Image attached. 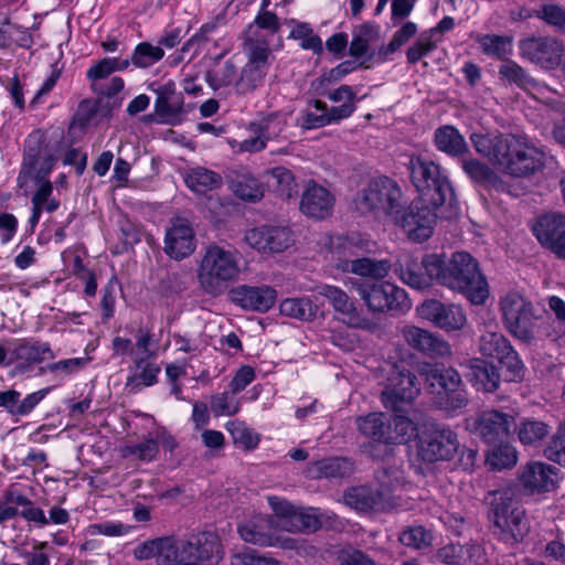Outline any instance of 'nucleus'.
Returning <instances> with one entry per match:
<instances>
[{
	"label": "nucleus",
	"mask_w": 565,
	"mask_h": 565,
	"mask_svg": "<svg viewBox=\"0 0 565 565\" xmlns=\"http://www.w3.org/2000/svg\"><path fill=\"white\" fill-rule=\"evenodd\" d=\"M461 168L473 182L491 186L495 190L503 189V180L487 163L476 158H466L465 156L461 158Z\"/></svg>",
	"instance_id": "37"
},
{
	"label": "nucleus",
	"mask_w": 565,
	"mask_h": 565,
	"mask_svg": "<svg viewBox=\"0 0 565 565\" xmlns=\"http://www.w3.org/2000/svg\"><path fill=\"white\" fill-rule=\"evenodd\" d=\"M317 292L329 301L348 326L354 328L365 326V320L356 311L353 300L341 288L332 285H321L317 287Z\"/></svg>",
	"instance_id": "26"
},
{
	"label": "nucleus",
	"mask_w": 565,
	"mask_h": 565,
	"mask_svg": "<svg viewBox=\"0 0 565 565\" xmlns=\"http://www.w3.org/2000/svg\"><path fill=\"white\" fill-rule=\"evenodd\" d=\"M353 471L352 462L347 458L335 457L312 463L309 475L312 478H344Z\"/></svg>",
	"instance_id": "44"
},
{
	"label": "nucleus",
	"mask_w": 565,
	"mask_h": 565,
	"mask_svg": "<svg viewBox=\"0 0 565 565\" xmlns=\"http://www.w3.org/2000/svg\"><path fill=\"white\" fill-rule=\"evenodd\" d=\"M470 141L480 156L502 172L516 178L531 177L552 160L543 148L515 135L472 134Z\"/></svg>",
	"instance_id": "1"
},
{
	"label": "nucleus",
	"mask_w": 565,
	"mask_h": 565,
	"mask_svg": "<svg viewBox=\"0 0 565 565\" xmlns=\"http://www.w3.org/2000/svg\"><path fill=\"white\" fill-rule=\"evenodd\" d=\"M196 565H216L223 558L218 536L213 532H201L190 537Z\"/></svg>",
	"instance_id": "31"
},
{
	"label": "nucleus",
	"mask_w": 565,
	"mask_h": 565,
	"mask_svg": "<svg viewBox=\"0 0 565 565\" xmlns=\"http://www.w3.org/2000/svg\"><path fill=\"white\" fill-rule=\"evenodd\" d=\"M192 544L189 540H177L171 536L163 537V553L160 561L163 565H196L192 554Z\"/></svg>",
	"instance_id": "36"
},
{
	"label": "nucleus",
	"mask_w": 565,
	"mask_h": 565,
	"mask_svg": "<svg viewBox=\"0 0 565 565\" xmlns=\"http://www.w3.org/2000/svg\"><path fill=\"white\" fill-rule=\"evenodd\" d=\"M244 53L247 62L235 81V93L241 96L250 94L263 86L274 58L270 49H266L257 40L244 43Z\"/></svg>",
	"instance_id": "9"
},
{
	"label": "nucleus",
	"mask_w": 565,
	"mask_h": 565,
	"mask_svg": "<svg viewBox=\"0 0 565 565\" xmlns=\"http://www.w3.org/2000/svg\"><path fill=\"white\" fill-rule=\"evenodd\" d=\"M334 198L328 189L315 182L308 184L302 193L300 210L309 217L323 220L332 213Z\"/></svg>",
	"instance_id": "25"
},
{
	"label": "nucleus",
	"mask_w": 565,
	"mask_h": 565,
	"mask_svg": "<svg viewBox=\"0 0 565 565\" xmlns=\"http://www.w3.org/2000/svg\"><path fill=\"white\" fill-rule=\"evenodd\" d=\"M510 347H512L510 341L499 331L494 320L483 323L479 339V351L482 355L498 360L507 350H510Z\"/></svg>",
	"instance_id": "34"
},
{
	"label": "nucleus",
	"mask_w": 565,
	"mask_h": 565,
	"mask_svg": "<svg viewBox=\"0 0 565 565\" xmlns=\"http://www.w3.org/2000/svg\"><path fill=\"white\" fill-rule=\"evenodd\" d=\"M482 52L486 55L505 60L512 53V40L508 36L484 34L477 38Z\"/></svg>",
	"instance_id": "48"
},
{
	"label": "nucleus",
	"mask_w": 565,
	"mask_h": 565,
	"mask_svg": "<svg viewBox=\"0 0 565 565\" xmlns=\"http://www.w3.org/2000/svg\"><path fill=\"white\" fill-rule=\"evenodd\" d=\"M330 125L327 118V104L322 100L310 102L303 113L300 126L303 129H317Z\"/></svg>",
	"instance_id": "54"
},
{
	"label": "nucleus",
	"mask_w": 565,
	"mask_h": 565,
	"mask_svg": "<svg viewBox=\"0 0 565 565\" xmlns=\"http://www.w3.org/2000/svg\"><path fill=\"white\" fill-rule=\"evenodd\" d=\"M277 292L273 287L242 285L231 291L232 301L245 310L266 312L275 303Z\"/></svg>",
	"instance_id": "23"
},
{
	"label": "nucleus",
	"mask_w": 565,
	"mask_h": 565,
	"mask_svg": "<svg viewBox=\"0 0 565 565\" xmlns=\"http://www.w3.org/2000/svg\"><path fill=\"white\" fill-rule=\"evenodd\" d=\"M234 193L245 201H258L264 195L263 184L254 177L245 174L239 177L233 184Z\"/></svg>",
	"instance_id": "57"
},
{
	"label": "nucleus",
	"mask_w": 565,
	"mask_h": 565,
	"mask_svg": "<svg viewBox=\"0 0 565 565\" xmlns=\"http://www.w3.org/2000/svg\"><path fill=\"white\" fill-rule=\"evenodd\" d=\"M321 526L312 509H295L290 519L282 525L288 532L317 531Z\"/></svg>",
	"instance_id": "50"
},
{
	"label": "nucleus",
	"mask_w": 565,
	"mask_h": 565,
	"mask_svg": "<svg viewBox=\"0 0 565 565\" xmlns=\"http://www.w3.org/2000/svg\"><path fill=\"white\" fill-rule=\"evenodd\" d=\"M521 56L544 68H554L561 63L563 46L554 38H529L520 41Z\"/></svg>",
	"instance_id": "18"
},
{
	"label": "nucleus",
	"mask_w": 565,
	"mask_h": 565,
	"mask_svg": "<svg viewBox=\"0 0 565 565\" xmlns=\"http://www.w3.org/2000/svg\"><path fill=\"white\" fill-rule=\"evenodd\" d=\"M418 315L447 332L459 331L467 323L463 309L456 303H445L437 299L425 300L418 308Z\"/></svg>",
	"instance_id": "17"
},
{
	"label": "nucleus",
	"mask_w": 565,
	"mask_h": 565,
	"mask_svg": "<svg viewBox=\"0 0 565 565\" xmlns=\"http://www.w3.org/2000/svg\"><path fill=\"white\" fill-rule=\"evenodd\" d=\"M51 388L45 387L28 394L21 398V393L15 390L0 392V407L4 408L13 417L29 415L50 393Z\"/></svg>",
	"instance_id": "29"
},
{
	"label": "nucleus",
	"mask_w": 565,
	"mask_h": 565,
	"mask_svg": "<svg viewBox=\"0 0 565 565\" xmlns=\"http://www.w3.org/2000/svg\"><path fill=\"white\" fill-rule=\"evenodd\" d=\"M499 78L508 85H515L519 88L532 92L539 86L536 79H534L522 66L516 62L505 58L499 65L498 70Z\"/></svg>",
	"instance_id": "40"
},
{
	"label": "nucleus",
	"mask_w": 565,
	"mask_h": 565,
	"mask_svg": "<svg viewBox=\"0 0 565 565\" xmlns=\"http://www.w3.org/2000/svg\"><path fill=\"white\" fill-rule=\"evenodd\" d=\"M231 565H284L276 558L259 554L255 550L246 548L231 557Z\"/></svg>",
	"instance_id": "63"
},
{
	"label": "nucleus",
	"mask_w": 565,
	"mask_h": 565,
	"mask_svg": "<svg viewBox=\"0 0 565 565\" xmlns=\"http://www.w3.org/2000/svg\"><path fill=\"white\" fill-rule=\"evenodd\" d=\"M499 310L505 329L525 344L535 342L539 317L533 303L519 291H508L500 297Z\"/></svg>",
	"instance_id": "4"
},
{
	"label": "nucleus",
	"mask_w": 565,
	"mask_h": 565,
	"mask_svg": "<svg viewBox=\"0 0 565 565\" xmlns=\"http://www.w3.org/2000/svg\"><path fill=\"white\" fill-rule=\"evenodd\" d=\"M122 452L125 457L132 456L141 461L150 462L159 454L158 440L152 436H148L138 444L126 446Z\"/></svg>",
	"instance_id": "59"
},
{
	"label": "nucleus",
	"mask_w": 565,
	"mask_h": 565,
	"mask_svg": "<svg viewBox=\"0 0 565 565\" xmlns=\"http://www.w3.org/2000/svg\"><path fill=\"white\" fill-rule=\"evenodd\" d=\"M423 266L429 277L465 295L472 305H483L489 297L486 277L477 260L466 252L454 253L448 260L443 255L429 254L423 257Z\"/></svg>",
	"instance_id": "2"
},
{
	"label": "nucleus",
	"mask_w": 565,
	"mask_h": 565,
	"mask_svg": "<svg viewBox=\"0 0 565 565\" xmlns=\"http://www.w3.org/2000/svg\"><path fill=\"white\" fill-rule=\"evenodd\" d=\"M402 192L395 181L390 178L372 180L359 194L355 204L362 213L386 215L393 220L401 214Z\"/></svg>",
	"instance_id": "7"
},
{
	"label": "nucleus",
	"mask_w": 565,
	"mask_h": 565,
	"mask_svg": "<svg viewBox=\"0 0 565 565\" xmlns=\"http://www.w3.org/2000/svg\"><path fill=\"white\" fill-rule=\"evenodd\" d=\"M557 473L553 467L532 461L520 469L519 482L527 493L548 492L555 488Z\"/></svg>",
	"instance_id": "22"
},
{
	"label": "nucleus",
	"mask_w": 565,
	"mask_h": 565,
	"mask_svg": "<svg viewBox=\"0 0 565 565\" xmlns=\"http://www.w3.org/2000/svg\"><path fill=\"white\" fill-rule=\"evenodd\" d=\"M241 274V253L233 247L211 243L198 266V280L202 290L212 296L222 294Z\"/></svg>",
	"instance_id": "3"
},
{
	"label": "nucleus",
	"mask_w": 565,
	"mask_h": 565,
	"mask_svg": "<svg viewBox=\"0 0 565 565\" xmlns=\"http://www.w3.org/2000/svg\"><path fill=\"white\" fill-rule=\"evenodd\" d=\"M195 247V234L189 221L174 218L166 232L164 253L172 259L182 260L192 255Z\"/></svg>",
	"instance_id": "20"
},
{
	"label": "nucleus",
	"mask_w": 565,
	"mask_h": 565,
	"mask_svg": "<svg viewBox=\"0 0 565 565\" xmlns=\"http://www.w3.org/2000/svg\"><path fill=\"white\" fill-rule=\"evenodd\" d=\"M460 444L456 433L448 427H437L420 438L418 456L427 462L450 460L459 451Z\"/></svg>",
	"instance_id": "16"
},
{
	"label": "nucleus",
	"mask_w": 565,
	"mask_h": 565,
	"mask_svg": "<svg viewBox=\"0 0 565 565\" xmlns=\"http://www.w3.org/2000/svg\"><path fill=\"white\" fill-rule=\"evenodd\" d=\"M411 180L423 202L433 206H441L452 200V188L440 167L424 157H412L407 163Z\"/></svg>",
	"instance_id": "5"
},
{
	"label": "nucleus",
	"mask_w": 565,
	"mask_h": 565,
	"mask_svg": "<svg viewBox=\"0 0 565 565\" xmlns=\"http://www.w3.org/2000/svg\"><path fill=\"white\" fill-rule=\"evenodd\" d=\"M418 394L416 375L405 365H393L382 392L384 406L393 412H404V406L411 404Z\"/></svg>",
	"instance_id": "11"
},
{
	"label": "nucleus",
	"mask_w": 565,
	"mask_h": 565,
	"mask_svg": "<svg viewBox=\"0 0 565 565\" xmlns=\"http://www.w3.org/2000/svg\"><path fill=\"white\" fill-rule=\"evenodd\" d=\"M54 354L46 342L24 341L9 353V363H15L19 373L29 371L34 364L53 359Z\"/></svg>",
	"instance_id": "27"
},
{
	"label": "nucleus",
	"mask_w": 565,
	"mask_h": 565,
	"mask_svg": "<svg viewBox=\"0 0 565 565\" xmlns=\"http://www.w3.org/2000/svg\"><path fill=\"white\" fill-rule=\"evenodd\" d=\"M466 377L484 392H493L499 387L500 374L497 367L481 359H472L467 364Z\"/></svg>",
	"instance_id": "33"
},
{
	"label": "nucleus",
	"mask_w": 565,
	"mask_h": 565,
	"mask_svg": "<svg viewBox=\"0 0 565 565\" xmlns=\"http://www.w3.org/2000/svg\"><path fill=\"white\" fill-rule=\"evenodd\" d=\"M396 414L390 418V428L386 437L387 444H403L407 441L414 435V424L413 422L405 415L398 414L399 412H395Z\"/></svg>",
	"instance_id": "51"
},
{
	"label": "nucleus",
	"mask_w": 565,
	"mask_h": 565,
	"mask_svg": "<svg viewBox=\"0 0 565 565\" xmlns=\"http://www.w3.org/2000/svg\"><path fill=\"white\" fill-rule=\"evenodd\" d=\"M226 429L231 434L235 444L245 449H254L259 443L257 434L250 430L244 423L231 420L226 424Z\"/></svg>",
	"instance_id": "61"
},
{
	"label": "nucleus",
	"mask_w": 565,
	"mask_h": 565,
	"mask_svg": "<svg viewBox=\"0 0 565 565\" xmlns=\"http://www.w3.org/2000/svg\"><path fill=\"white\" fill-rule=\"evenodd\" d=\"M433 533L423 525H412L399 534V542L414 550H423L431 545Z\"/></svg>",
	"instance_id": "55"
},
{
	"label": "nucleus",
	"mask_w": 565,
	"mask_h": 565,
	"mask_svg": "<svg viewBox=\"0 0 565 565\" xmlns=\"http://www.w3.org/2000/svg\"><path fill=\"white\" fill-rule=\"evenodd\" d=\"M211 411L214 416H233L239 412L241 403L236 394L222 392L211 396Z\"/></svg>",
	"instance_id": "56"
},
{
	"label": "nucleus",
	"mask_w": 565,
	"mask_h": 565,
	"mask_svg": "<svg viewBox=\"0 0 565 565\" xmlns=\"http://www.w3.org/2000/svg\"><path fill=\"white\" fill-rule=\"evenodd\" d=\"M518 461L516 450L509 444L493 446L487 454V465L494 470L513 467Z\"/></svg>",
	"instance_id": "49"
},
{
	"label": "nucleus",
	"mask_w": 565,
	"mask_h": 565,
	"mask_svg": "<svg viewBox=\"0 0 565 565\" xmlns=\"http://www.w3.org/2000/svg\"><path fill=\"white\" fill-rule=\"evenodd\" d=\"M237 68L232 61H226L223 65L206 73L205 79L209 85L214 89H220L233 85L237 79Z\"/></svg>",
	"instance_id": "52"
},
{
	"label": "nucleus",
	"mask_w": 565,
	"mask_h": 565,
	"mask_svg": "<svg viewBox=\"0 0 565 565\" xmlns=\"http://www.w3.org/2000/svg\"><path fill=\"white\" fill-rule=\"evenodd\" d=\"M160 366L154 362L134 363L129 367L130 374L125 383V391L128 394H137L143 387L152 386L158 381Z\"/></svg>",
	"instance_id": "35"
},
{
	"label": "nucleus",
	"mask_w": 565,
	"mask_h": 565,
	"mask_svg": "<svg viewBox=\"0 0 565 565\" xmlns=\"http://www.w3.org/2000/svg\"><path fill=\"white\" fill-rule=\"evenodd\" d=\"M537 241L558 258L565 259V215L551 213L541 216L533 227Z\"/></svg>",
	"instance_id": "19"
},
{
	"label": "nucleus",
	"mask_w": 565,
	"mask_h": 565,
	"mask_svg": "<svg viewBox=\"0 0 565 565\" xmlns=\"http://www.w3.org/2000/svg\"><path fill=\"white\" fill-rule=\"evenodd\" d=\"M154 102L156 114L162 122L174 124L183 109V98L175 92L174 84L168 83L159 86L156 90Z\"/></svg>",
	"instance_id": "30"
},
{
	"label": "nucleus",
	"mask_w": 565,
	"mask_h": 565,
	"mask_svg": "<svg viewBox=\"0 0 565 565\" xmlns=\"http://www.w3.org/2000/svg\"><path fill=\"white\" fill-rule=\"evenodd\" d=\"M359 431L374 441L387 444L390 418L384 413H371L356 419Z\"/></svg>",
	"instance_id": "42"
},
{
	"label": "nucleus",
	"mask_w": 565,
	"mask_h": 565,
	"mask_svg": "<svg viewBox=\"0 0 565 565\" xmlns=\"http://www.w3.org/2000/svg\"><path fill=\"white\" fill-rule=\"evenodd\" d=\"M275 522L269 516H255L238 525V533L243 541L260 546H281L291 548L289 541L280 543L275 533Z\"/></svg>",
	"instance_id": "21"
},
{
	"label": "nucleus",
	"mask_w": 565,
	"mask_h": 565,
	"mask_svg": "<svg viewBox=\"0 0 565 565\" xmlns=\"http://www.w3.org/2000/svg\"><path fill=\"white\" fill-rule=\"evenodd\" d=\"M395 271L399 278L414 289H425L429 287L430 280H435V278L428 276L426 270L425 274L422 273V267L424 268L423 260L418 263L416 258L409 255L399 259Z\"/></svg>",
	"instance_id": "39"
},
{
	"label": "nucleus",
	"mask_w": 565,
	"mask_h": 565,
	"mask_svg": "<svg viewBox=\"0 0 565 565\" xmlns=\"http://www.w3.org/2000/svg\"><path fill=\"white\" fill-rule=\"evenodd\" d=\"M422 373L430 386L438 385L444 390V392H454L461 388V376L452 367L426 365L423 367Z\"/></svg>",
	"instance_id": "43"
},
{
	"label": "nucleus",
	"mask_w": 565,
	"mask_h": 565,
	"mask_svg": "<svg viewBox=\"0 0 565 565\" xmlns=\"http://www.w3.org/2000/svg\"><path fill=\"white\" fill-rule=\"evenodd\" d=\"M281 315L309 321L316 317L317 306L309 298H287L279 305Z\"/></svg>",
	"instance_id": "47"
},
{
	"label": "nucleus",
	"mask_w": 565,
	"mask_h": 565,
	"mask_svg": "<svg viewBox=\"0 0 565 565\" xmlns=\"http://www.w3.org/2000/svg\"><path fill=\"white\" fill-rule=\"evenodd\" d=\"M513 425L514 418L511 415L492 409L482 413L476 431L486 443L493 444L508 437Z\"/></svg>",
	"instance_id": "28"
},
{
	"label": "nucleus",
	"mask_w": 565,
	"mask_h": 565,
	"mask_svg": "<svg viewBox=\"0 0 565 565\" xmlns=\"http://www.w3.org/2000/svg\"><path fill=\"white\" fill-rule=\"evenodd\" d=\"M280 28V20L276 13L269 10L258 11L254 21L247 26L245 43L257 40L259 44L270 49L269 36L278 33Z\"/></svg>",
	"instance_id": "32"
},
{
	"label": "nucleus",
	"mask_w": 565,
	"mask_h": 565,
	"mask_svg": "<svg viewBox=\"0 0 565 565\" xmlns=\"http://www.w3.org/2000/svg\"><path fill=\"white\" fill-rule=\"evenodd\" d=\"M164 55L160 45H152L148 42L139 43L131 55V63L136 67L147 68L159 62Z\"/></svg>",
	"instance_id": "53"
},
{
	"label": "nucleus",
	"mask_w": 565,
	"mask_h": 565,
	"mask_svg": "<svg viewBox=\"0 0 565 565\" xmlns=\"http://www.w3.org/2000/svg\"><path fill=\"white\" fill-rule=\"evenodd\" d=\"M356 290L371 311L405 310L411 306L406 291L391 282H361Z\"/></svg>",
	"instance_id": "12"
},
{
	"label": "nucleus",
	"mask_w": 565,
	"mask_h": 565,
	"mask_svg": "<svg viewBox=\"0 0 565 565\" xmlns=\"http://www.w3.org/2000/svg\"><path fill=\"white\" fill-rule=\"evenodd\" d=\"M401 333L408 345L429 356H446L451 352L446 340L428 330L415 326H405Z\"/></svg>",
	"instance_id": "24"
},
{
	"label": "nucleus",
	"mask_w": 565,
	"mask_h": 565,
	"mask_svg": "<svg viewBox=\"0 0 565 565\" xmlns=\"http://www.w3.org/2000/svg\"><path fill=\"white\" fill-rule=\"evenodd\" d=\"M56 158L39 132L28 137L24 145L22 167L18 182L22 186L28 180L43 181L51 173Z\"/></svg>",
	"instance_id": "10"
},
{
	"label": "nucleus",
	"mask_w": 565,
	"mask_h": 565,
	"mask_svg": "<svg viewBox=\"0 0 565 565\" xmlns=\"http://www.w3.org/2000/svg\"><path fill=\"white\" fill-rule=\"evenodd\" d=\"M435 143L438 150L455 158L467 156L469 147L463 136L452 126H444L435 131Z\"/></svg>",
	"instance_id": "38"
},
{
	"label": "nucleus",
	"mask_w": 565,
	"mask_h": 565,
	"mask_svg": "<svg viewBox=\"0 0 565 565\" xmlns=\"http://www.w3.org/2000/svg\"><path fill=\"white\" fill-rule=\"evenodd\" d=\"M152 337L148 331L139 330L136 334V342L130 350V356L134 363L150 362L156 355L151 347Z\"/></svg>",
	"instance_id": "62"
},
{
	"label": "nucleus",
	"mask_w": 565,
	"mask_h": 565,
	"mask_svg": "<svg viewBox=\"0 0 565 565\" xmlns=\"http://www.w3.org/2000/svg\"><path fill=\"white\" fill-rule=\"evenodd\" d=\"M375 479L379 484L375 492L365 488L354 489L347 494V502L361 511L382 509L384 501L403 487L404 472L397 466L383 467L375 472Z\"/></svg>",
	"instance_id": "8"
},
{
	"label": "nucleus",
	"mask_w": 565,
	"mask_h": 565,
	"mask_svg": "<svg viewBox=\"0 0 565 565\" xmlns=\"http://www.w3.org/2000/svg\"><path fill=\"white\" fill-rule=\"evenodd\" d=\"M246 244L263 254L282 253L295 244V234L288 226L264 225L246 231Z\"/></svg>",
	"instance_id": "15"
},
{
	"label": "nucleus",
	"mask_w": 565,
	"mask_h": 565,
	"mask_svg": "<svg viewBox=\"0 0 565 565\" xmlns=\"http://www.w3.org/2000/svg\"><path fill=\"white\" fill-rule=\"evenodd\" d=\"M439 409L444 411L448 416H458L468 405L467 393L458 388L454 392H445L436 402Z\"/></svg>",
	"instance_id": "58"
},
{
	"label": "nucleus",
	"mask_w": 565,
	"mask_h": 565,
	"mask_svg": "<svg viewBox=\"0 0 565 565\" xmlns=\"http://www.w3.org/2000/svg\"><path fill=\"white\" fill-rule=\"evenodd\" d=\"M276 119V117L266 118L255 130V137L247 138L239 143V150L247 152H257L263 150L266 147V141L273 137H277L285 126V122Z\"/></svg>",
	"instance_id": "41"
},
{
	"label": "nucleus",
	"mask_w": 565,
	"mask_h": 565,
	"mask_svg": "<svg viewBox=\"0 0 565 565\" xmlns=\"http://www.w3.org/2000/svg\"><path fill=\"white\" fill-rule=\"evenodd\" d=\"M545 457L559 465H565V425H561L544 449Z\"/></svg>",
	"instance_id": "64"
},
{
	"label": "nucleus",
	"mask_w": 565,
	"mask_h": 565,
	"mask_svg": "<svg viewBox=\"0 0 565 565\" xmlns=\"http://www.w3.org/2000/svg\"><path fill=\"white\" fill-rule=\"evenodd\" d=\"M438 207L418 198L402 215H396L394 222L404 230L409 239L422 243L433 234L437 218L435 211Z\"/></svg>",
	"instance_id": "13"
},
{
	"label": "nucleus",
	"mask_w": 565,
	"mask_h": 565,
	"mask_svg": "<svg viewBox=\"0 0 565 565\" xmlns=\"http://www.w3.org/2000/svg\"><path fill=\"white\" fill-rule=\"evenodd\" d=\"M353 245L343 239L333 250L334 267L342 273H352L362 277L382 279L391 270V263L387 259H375L370 257L351 258Z\"/></svg>",
	"instance_id": "14"
},
{
	"label": "nucleus",
	"mask_w": 565,
	"mask_h": 565,
	"mask_svg": "<svg viewBox=\"0 0 565 565\" xmlns=\"http://www.w3.org/2000/svg\"><path fill=\"white\" fill-rule=\"evenodd\" d=\"M548 434V426L539 420H525L520 424L518 436L523 445H536Z\"/></svg>",
	"instance_id": "60"
},
{
	"label": "nucleus",
	"mask_w": 565,
	"mask_h": 565,
	"mask_svg": "<svg viewBox=\"0 0 565 565\" xmlns=\"http://www.w3.org/2000/svg\"><path fill=\"white\" fill-rule=\"evenodd\" d=\"M185 183L193 192L203 194L218 188L222 184V178L212 170L196 167L188 171Z\"/></svg>",
	"instance_id": "45"
},
{
	"label": "nucleus",
	"mask_w": 565,
	"mask_h": 565,
	"mask_svg": "<svg viewBox=\"0 0 565 565\" xmlns=\"http://www.w3.org/2000/svg\"><path fill=\"white\" fill-rule=\"evenodd\" d=\"M491 520L502 539L510 543L522 541L530 531V522L524 508L513 499L510 490L493 493Z\"/></svg>",
	"instance_id": "6"
},
{
	"label": "nucleus",
	"mask_w": 565,
	"mask_h": 565,
	"mask_svg": "<svg viewBox=\"0 0 565 565\" xmlns=\"http://www.w3.org/2000/svg\"><path fill=\"white\" fill-rule=\"evenodd\" d=\"M288 23L291 25L289 39L300 41L302 50L312 51L317 55L322 54L323 45L321 38L313 32L309 23L299 22L294 19L289 20Z\"/></svg>",
	"instance_id": "46"
}]
</instances>
